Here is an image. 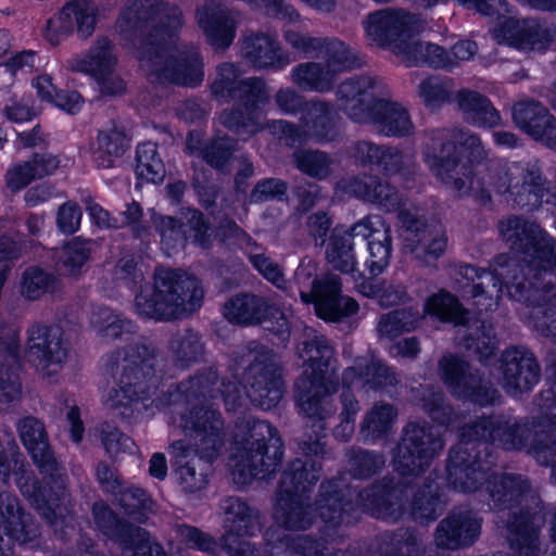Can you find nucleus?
Segmentation results:
<instances>
[{
	"label": "nucleus",
	"instance_id": "f257e3e1",
	"mask_svg": "<svg viewBox=\"0 0 556 556\" xmlns=\"http://www.w3.org/2000/svg\"><path fill=\"white\" fill-rule=\"evenodd\" d=\"M243 358V363H249L243 372L244 393L240 383L219 381L217 372L210 368L180 382L168 399H164L156 395L161 377L155 368V349L146 343L128 345L106 356L105 367L112 376V386L103 395V404L121 417H130L136 405L149 399L156 408L180 403L205 406L219 396L228 410L240 407L245 396L263 409L276 407L283 395V380L273 353L263 348L249 350Z\"/></svg>",
	"mask_w": 556,
	"mask_h": 556
},
{
	"label": "nucleus",
	"instance_id": "f03ea898",
	"mask_svg": "<svg viewBox=\"0 0 556 556\" xmlns=\"http://www.w3.org/2000/svg\"><path fill=\"white\" fill-rule=\"evenodd\" d=\"M305 437L301 443L304 459L295 458L288 465L276 491L273 517L279 528L305 531L319 516L326 531L334 530L354 521L352 513L355 507L389 521L401 518L405 508L404 489L389 478L361 492L343 489L336 481L324 482L315 505H312L307 494L320 478L326 450L323 437H313L307 432Z\"/></svg>",
	"mask_w": 556,
	"mask_h": 556
},
{
	"label": "nucleus",
	"instance_id": "7ed1b4c3",
	"mask_svg": "<svg viewBox=\"0 0 556 556\" xmlns=\"http://www.w3.org/2000/svg\"><path fill=\"white\" fill-rule=\"evenodd\" d=\"M421 155L431 174L457 197L488 203L492 193L508 194L519 206H533L548 191L536 160L491 161L481 138L464 128H438L425 134Z\"/></svg>",
	"mask_w": 556,
	"mask_h": 556
},
{
	"label": "nucleus",
	"instance_id": "20e7f679",
	"mask_svg": "<svg viewBox=\"0 0 556 556\" xmlns=\"http://www.w3.org/2000/svg\"><path fill=\"white\" fill-rule=\"evenodd\" d=\"M181 11L165 0H129L116 29L151 81L197 87L204 79L200 49L179 42Z\"/></svg>",
	"mask_w": 556,
	"mask_h": 556
},
{
	"label": "nucleus",
	"instance_id": "39448f33",
	"mask_svg": "<svg viewBox=\"0 0 556 556\" xmlns=\"http://www.w3.org/2000/svg\"><path fill=\"white\" fill-rule=\"evenodd\" d=\"M178 426L188 442L177 440L169 447L178 484L186 493L203 490L208 483V465L225 444V421L213 407L195 406L181 412Z\"/></svg>",
	"mask_w": 556,
	"mask_h": 556
},
{
	"label": "nucleus",
	"instance_id": "423d86ee",
	"mask_svg": "<svg viewBox=\"0 0 556 556\" xmlns=\"http://www.w3.org/2000/svg\"><path fill=\"white\" fill-rule=\"evenodd\" d=\"M304 369L294 383V401L299 413L311 422L314 437L325 438L327 420L336 413L332 395L338 392L334 377V350L330 341L314 329L305 331L298 344Z\"/></svg>",
	"mask_w": 556,
	"mask_h": 556
},
{
	"label": "nucleus",
	"instance_id": "0eeeda50",
	"mask_svg": "<svg viewBox=\"0 0 556 556\" xmlns=\"http://www.w3.org/2000/svg\"><path fill=\"white\" fill-rule=\"evenodd\" d=\"M211 92L222 103L239 102V106L225 110L219 122L242 140L266 128L261 106L269 102L270 92L263 78L243 77L237 64L224 62L216 67Z\"/></svg>",
	"mask_w": 556,
	"mask_h": 556
},
{
	"label": "nucleus",
	"instance_id": "6e6552de",
	"mask_svg": "<svg viewBox=\"0 0 556 556\" xmlns=\"http://www.w3.org/2000/svg\"><path fill=\"white\" fill-rule=\"evenodd\" d=\"M282 456V440L268 421L252 416L237 421L229 467L238 486L269 477L276 471Z\"/></svg>",
	"mask_w": 556,
	"mask_h": 556
},
{
	"label": "nucleus",
	"instance_id": "1a4fd4ad",
	"mask_svg": "<svg viewBox=\"0 0 556 556\" xmlns=\"http://www.w3.org/2000/svg\"><path fill=\"white\" fill-rule=\"evenodd\" d=\"M362 237L367 241L369 257L367 268L378 276L389 266L392 253L391 228L380 216H368L352 227L334 228L326 248V258L337 270L350 275L354 281L362 277L357 268L353 238Z\"/></svg>",
	"mask_w": 556,
	"mask_h": 556
},
{
	"label": "nucleus",
	"instance_id": "9d476101",
	"mask_svg": "<svg viewBox=\"0 0 556 556\" xmlns=\"http://www.w3.org/2000/svg\"><path fill=\"white\" fill-rule=\"evenodd\" d=\"M21 441L29 453L34 464L43 476L46 498L52 500V508L55 511L54 521L58 529L54 532L64 539L70 532H74L71 515V500L66 492V473L59 465L48 442V435L43 424L35 417H25L17 424Z\"/></svg>",
	"mask_w": 556,
	"mask_h": 556
},
{
	"label": "nucleus",
	"instance_id": "9b49d317",
	"mask_svg": "<svg viewBox=\"0 0 556 556\" xmlns=\"http://www.w3.org/2000/svg\"><path fill=\"white\" fill-rule=\"evenodd\" d=\"M204 292L198 279L173 269H157L153 287L141 288L135 307L139 316L168 321L201 306Z\"/></svg>",
	"mask_w": 556,
	"mask_h": 556
},
{
	"label": "nucleus",
	"instance_id": "f8f14e48",
	"mask_svg": "<svg viewBox=\"0 0 556 556\" xmlns=\"http://www.w3.org/2000/svg\"><path fill=\"white\" fill-rule=\"evenodd\" d=\"M362 26L369 46L389 49L408 66L419 65L426 42L416 39L426 28L420 15L402 9H381L369 13Z\"/></svg>",
	"mask_w": 556,
	"mask_h": 556
},
{
	"label": "nucleus",
	"instance_id": "ddd939ff",
	"mask_svg": "<svg viewBox=\"0 0 556 556\" xmlns=\"http://www.w3.org/2000/svg\"><path fill=\"white\" fill-rule=\"evenodd\" d=\"M317 266L311 258H304L298 266L293 283L303 303H314L316 315L327 321H339L358 311V303L341 294L339 276L330 274L318 280Z\"/></svg>",
	"mask_w": 556,
	"mask_h": 556
},
{
	"label": "nucleus",
	"instance_id": "4468645a",
	"mask_svg": "<svg viewBox=\"0 0 556 556\" xmlns=\"http://www.w3.org/2000/svg\"><path fill=\"white\" fill-rule=\"evenodd\" d=\"M444 445L441 433L432 426L410 421L404 426L392 455L393 468L402 477H418L426 472Z\"/></svg>",
	"mask_w": 556,
	"mask_h": 556
},
{
	"label": "nucleus",
	"instance_id": "2eb2a0df",
	"mask_svg": "<svg viewBox=\"0 0 556 556\" xmlns=\"http://www.w3.org/2000/svg\"><path fill=\"white\" fill-rule=\"evenodd\" d=\"M220 509L224 514V532L219 541L226 554L265 556L249 541L262 531L263 518L260 509L237 496L226 497L220 504Z\"/></svg>",
	"mask_w": 556,
	"mask_h": 556
},
{
	"label": "nucleus",
	"instance_id": "dca6fc26",
	"mask_svg": "<svg viewBox=\"0 0 556 556\" xmlns=\"http://www.w3.org/2000/svg\"><path fill=\"white\" fill-rule=\"evenodd\" d=\"M333 106L326 101H312L298 126L283 119L267 122L266 128L288 146L306 141L327 142L336 137Z\"/></svg>",
	"mask_w": 556,
	"mask_h": 556
},
{
	"label": "nucleus",
	"instance_id": "f3484780",
	"mask_svg": "<svg viewBox=\"0 0 556 556\" xmlns=\"http://www.w3.org/2000/svg\"><path fill=\"white\" fill-rule=\"evenodd\" d=\"M223 315L228 321L243 326L269 323L267 329L281 339H288L290 336L289 317L265 296L238 293L225 302Z\"/></svg>",
	"mask_w": 556,
	"mask_h": 556
},
{
	"label": "nucleus",
	"instance_id": "a211bd4d",
	"mask_svg": "<svg viewBox=\"0 0 556 556\" xmlns=\"http://www.w3.org/2000/svg\"><path fill=\"white\" fill-rule=\"evenodd\" d=\"M98 22L99 7L96 0H68L46 21L41 35L52 46H59L73 34L86 40L94 33Z\"/></svg>",
	"mask_w": 556,
	"mask_h": 556
},
{
	"label": "nucleus",
	"instance_id": "6ab92c4d",
	"mask_svg": "<svg viewBox=\"0 0 556 556\" xmlns=\"http://www.w3.org/2000/svg\"><path fill=\"white\" fill-rule=\"evenodd\" d=\"M92 515L99 530L119 544L122 556H167L146 530L119 520L105 503L96 502Z\"/></svg>",
	"mask_w": 556,
	"mask_h": 556
},
{
	"label": "nucleus",
	"instance_id": "aec40b11",
	"mask_svg": "<svg viewBox=\"0 0 556 556\" xmlns=\"http://www.w3.org/2000/svg\"><path fill=\"white\" fill-rule=\"evenodd\" d=\"M399 220L403 228L404 247L414 260L422 266H434L447 245V238L442 226L427 224L406 210L399 211Z\"/></svg>",
	"mask_w": 556,
	"mask_h": 556
},
{
	"label": "nucleus",
	"instance_id": "412c9836",
	"mask_svg": "<svg viewBox=\"0 0 556 556\" xmlns=\"http://www.w3.org/2000/svg\"><path fill=\"white\" fill-rule=\"evenodd\" d=\"M439 371L447 389L458 399L489 405L497 396V391L482 379L478 370L453 354H446L439 361Z\"/></svg>",
	"mask_w": 556,
	"mask_h": 556
},
{
	"label": "nucleus",
	"instance_id": "4be33fe9",
	"mask_svg": "<svg viewBox=\"0 0 556 556\" xmlns=\"http://www.w3.org/2000/svg\"><path fill=\"white\" fill-rule=\"evenodd\" d=\"M382 96H388V86L382 79L367 74L344 79L336 91L339 109L361 124L370 118L375 102Z\"/></svg>",
	"mask_w": 556,
	"mask_h": 556
},
{
	"label": "nucleus",
	"instance_id": "5701e85b",
	"mask_svg": "<svg viewBox=\"0 0 556 556\" xmlns=\"http://www.w3.org/2000/svg\"><path fill=\"white\" fill-rule=\"evenodd\" d=\"M238 16L220 0H205L197 8L194 18L205 41L214 50L224 51L237 36Z\"/></svg>",
	"mask_w": 556,
	"mask_h": 556
},
{
	"label": "nucleus",
	"instance_id": "b1692460",
	"mask_svg": "<svg viewBox=\"0 0 556 556\" xmlns=\"http://www.w3.org/2000/svg\"><path fill=\"white\" fill-rule=\"evenodd\" d=\"M155 226L162 243L168 250L182 247L187 240H192L202 248H207L210 244V226L204 215L198 210H182L177 218L160 216L155 218Z\"/></svg>",
	"mask_w": 556,
	"mask_h": 556
},
{
	"label": "nucleus",
	"instance_id": "393cba45",
	"mask_svg": "<svg viewBox=\"0 0 556 556\" xmlns=\"http://www.w3.org/2000/svg\"><path fill=\"white\" fill-rule=\"evenodd\" d=\"M27 346L47 375L58 371L70 357V343L60 327L35 324L28 329Z\"/></svg>",
	"mask_w": 556,
	"mask_h": 556
},
{
	"label": "nucleus",
	"instance_id": "a878e982",
	"mask_svg": "<svg viewBox=\"0 0 556 556\" xmlns=\"http://www.w3.org/2000/svg\"><path fill=\"white\" fill-rule=\"evenodd\" d=\"M20 332L21 328L14 320L0 317V353L12 362L7 366L0 365V410L17 400L22 392L16 369L13 368L21 348Z\"/></svg>",
	"mask_w": 556,
	"mask_h": 556
},
{
	"label": "nucleus",
	"instance_id": "bb28decb",
	"mask_svg": "<svg viewBox=\"0 0 556 556\" xmlns=\"http://www.w3.org/2000/svg\"><path fill=\"white\" fill-rule=\"evenodd\" d=\"M502 371L503 388L513 396L530 391L541 376V369L533 353L525 348H513L503 353Z\"/></svg>",
	"mask_w": 556,
	"mask_h": 556
},
{
	"label": "nucleus",
	"instance_id": "cd10ccee",
	"mask_svg": "<svg viewBox=\"0 0 556 556\" xmlns=\"http://www.w3.org/2000/svg\"><path fill=\"white\" fill-rule=\"evenodd\" d=\"M554 29L536 20L506 18L493 29V37L520 50H541L553 40Z\"/></svg>",
	"mask_w": 556,
	"mask_h": 556
},
{
	"label": "nucleus",
	"instance_id": "c85d7f7f",
	"mask_svg": "<svg viewBox=\"0 0 556 556\" xmlns=\"http://www.w3.org/2000/svg\"><path fill=\"white\" fill-rule=\"evenodd\" d=\"M481 532V520L472 510L458 509L442 519L435 530L439 547L456 549L475 543Z\"/></svg>",
	"mask_w": 556,
	"mask_h": 556
},
{
	"label": "nucleus",
	"instance_id": "c756f323",
	"mask_svg": "<svg viewBox=\"0 0 556 556\" xmlns=\"http://www.w3.org/2000/svg\"><path fill=\"white\" fill-rule=\"evenodd\" d=\"M241 56L255 70L281 71L291 60L279 41L266 33H252L241 42Z\"/></svg>",
	"mask_w": 556,
	"mask_h": 556
},
{
	"label": "nucleus",
	"instance_id": "7c9ffc66",
	"mask_svg": "<svg viewBox=\"0 0 556 556\" xmlns=\"http://www.w3.org/2000/svg\"><path fill=\"white\" fill-rule=\"evenodd\" d=\"M353 156L363 165L378 167L387 176L402 174L414 164L413 155L404 153L399 147L366 140L355 143Z\"/></svg>",
	"mask_w": 556,
	"mask_h": 556
},
{
	"label": "nucleus",
	"instance_id": "2f4dec72",
	"mask_svg": "<svg viewBox=\"0 0 556 556\" xmlns=\"http://www.w3.org/2000/svg\"><path fill=\"white\" fill-rule=\"evenodd\" d=\"M264 549L268 556H332L333 551L312 535L292 536L275 527L264 533Z\"/></svg>",
	"mask_w": 556,
	"mask_h": 556
},
{
	"label": "nucleus",
	"instance_id": "473e14b6",
	"mask_svg": "<svg viewBox=\"0 0 556 556\" xmlns=\"http://www.w3.org/2000/svg\"><path fill=\"white\" fill-rule=\"evenodd\" d=\"M370 118L363 124L372 125L379 134L387 137H408L415 132V126L408 110L396 101L382 96L374 104Z\"/></svg>",
	"mask_w": 556,
	"mask_h": 556
},
{
	"label": "nucleus",
	"instance_id": "72a5a7b5",
	"mask_svg": "<svg viewBox=\"0 0 556 556\" xmlns=\"http://www.w3.org/2000/svg\"><path fill=\"white\" fill-rule=\"evenodd\" d=\"M68 67L92 77L108 74L117 65V55L113 42L108 37H98L86 53L72 56Z\"/></svg>",
	"mask_w": 556,
	"mask_h": 556
},
{
	"label": "nucleus",
	"instance_id": "f704fd0d",
	"mask_svg": "<svg viewBox=\"0 0 556 556\" xmlns=\"http://www.w3.org/2000/svg\"><path fill=\"white\" fill-rule=\"evenodd\" d=\"M456 102L466 123L478 128H494L501 125L502 117L489 98L471 90L460 89Z\"/></svg>",
	"mask_w": 556,
	"mask_h": 556
},
{
	"label": "nucleus",
	"instance_id": "c9c22d12",
	"mask_svg": "<svg viewBox=\"0 0 556 556\" xmlns=\"http://www.w3.org/2000/svg\"><path fill=\"white\" fill-rule=\"evenodd\" d=\"M345 188L348 192L374 203L387 212L400 210L403 204L401 193L388 181H382L378 177L352 178Z\"/></svg>",
	"mask_w": 556,
	"mask_h": 556
},
{
	"label": "nucleus",
	"instance_id": "e433bc0d",
	"mask_svg": "<svg viewBox=\"0 0 556 556\" xmlns=\"http://www.w3.org/2000/svg\"><path fill=\"white\" fill-rule=\"evenodd\" d=\"M316 53L323 60L321 65L334 80L341 73L362 65L358 52L337 37H323Z\"/></svg>",
	"mask_w": 556,
	"mask_h": 556
},
{
	"label": "nucleus",
	"instance_id": "4c0bfd02",
	"mask_svg": "<svg viewBox=\"0 0 556 556\" xmlns=\"http://www.w3.org/2000/svg\"><path fill=\"white\" fill-rule=\"evenodd\" d=\"M399 417L397 408L387 402H376L364 414L359 434L365 443H375L392 434Z\"/></svg>",
	"mask_w": 556,
	"mask_h": 556
},
{
	"label": "nucleus",
	"instance_id": "58836bf2",
	"mask_svg": "<svg viewBox=\"0 0 556 556\" xmlns=\"http://www.w3.org/2000/svg\"><path fill=\"white\" fill-rule=\"evenodd\" d=\"M419 65L452 71L459 62L469 61L477 53V45L471 40H459L447 52L444 48L426 41L421 47Z\"/></svg>",
	"mask_w": 556,
	"mask_h": 556
},
{
	"label": "nucleus",
	"instance_id": "ea45409f",
	"mask_svg": "<svg viewBox=\"0 0 556 556\" xmlns=\"http://www.w3.org/2000/svg\"><path fill=\"white\" fill-rule=\"evenodd\" d=\"M89 323L96 336L104 341L123 339L137 331V326L132 320L106 306L94 307Z\"/></svg>",
	"mask_w": 556,
	"mask_h": 556
},
{
	"label": "nucleus",
	"instance_id": "a19ab883",
	"mask_svg": "<svg viewBox=\"0 0 556 556\" xmlns=\"http://www.w3.org/2000/svg\"><path fill=\"white\" fill-rule=\"evenodd\" d=\"M129 149V139L122 126H112L99 131L93 160L99 167L110 168Z\"/></svg>",
	"mask_w": 556,
	"mask_h": 556
},
{
	"label": "nucleus",
	"instance_id": "79ce46f5",
	"mask_svg": "<svg viewBox=\"0 0 556 556\" xmlns=\"http://www.w3.org/2000/svg\"><path fill=\"white\" fill-rule=\"evenodd\" d=\"M290 80L303 91L329 92L336 80L320 62L308 61L300 63L290 71Z\"/></svg>",
	"mask_w": 556,
	"mask_h": 556
},
{
	"label": "nucleus",
	"instance_id": "37998d69",
	"mask_svg": "<svg viewBox=\"0 0 556 556\" xmlns=\"http://www.w3.org/2000/svg\"><path fill=\"white\" fill-rule=\"evenodd\" d=\"M168 350L175 362L181 367H188L199 362L204 354L202 339L192 329L176 331L168 341Z\"/></svg>",
	"mask_w": 556,
	"mask_h": 556
},
{
	"label": "nucleus",
	"instance_id": "c03bdc74",
	"mask_svg": "<svg viewBox=\"0 0 556 556\" xmlns=\"http://www.w3.org/2000/svg\"><path fill=\"white\" fill-rule=\"evenodd\" d=\"M424 311L442 321H451L463 326L467 323L468 312L462 306L456 296L445 290H440L429 296Z\"/></svg>",
	"mask_w": 556,
	"mask_h": 556
},
{
	"label": "nucleus",
	"instance_id": "a18cd8bd",
	"mask_svg": "<svg viewBox=\"0 0 556 556\" xmlns=\"http://www.w3.org/2000/svg\"><path fill=\"white\" fill-rule=\"evenodd\" d=\"M513 118L517 127L532 138H542L540 127L552 121L548 110L536 101H522L514 105Z\"/></svg>",
	"mask_w": 556,
	"mask_h": 556
},
{
	"label": "nucleus",
	"instance_id": "49530a36",
	"mask_svg": "<svg viewBox=\"0 0 556 556\" xmlns=\"http://www.w3.org/2000/svg\"><path fill=\"white\" fill-rule=\"evenodd\" d=\"M60 281L51 273L39 267L27 268L21 279V294L30 301L39 300L46 293H54L59 290Z\"/></svg>",
	"mask_w": 556,
	"mask_h": 556
},
{
	"label": "nucleus",
	"instance_id": "de8ad7c7",
	"mask_svg": "<svg viewBox=\"0 0 556 556\" xmlns=\"http://www.w3.org/2000/svg\"><path fill=\"white\" fill-rule=\"evenodd\" d=\"M349 472L356 479H368L386 466L382 453L361 447H351L345 453Z\"/></svg>",
	"mask_w": 556,
	"mask_h": 556
},
{
	"label": "nucleus",
	"instance_id": "09e8293b",
	"mask_svg": "<svg viewBox=\"0 0 556 556\" xmlns=\"http://www.w3.org/2000/svg\"><path fill=\"white\" fill-rule=\"evenodd\" d=\"M92 242L75 238L58 253L60 270L67 276H77L90 258Z\"/></svg>",
	"mask_w": 556,
	"mask_h": 556
},
{
	"label": "nucleus",
	"instance_id": "8fccbe9b",
	"mask_svg": "<svg viewBox=\"0 0 556 556\" xmlns=\"http://www.w3.org/2000/svg\"><path fill=\"white\" fill-rule=\"evenodd\" d=\"M136 173L148 182H161L165 177V166L153 142H143L137 147Z\"/></svg>",
	"mask_w": 556,
	"mask_h": 556
},
{
	"label": "nucleus",
	"instance_id": "3c124183",
	"mask_svg": "<svg viewBox=\"0 0 556 556\" xmlns=\"http://www.w3.org/2000/svg\"><path fill=\"white\" fill-rule=\"evenodd\" d=\"M293 160L300 172L317 180H324L332 173L333 160L326 152L296 150Z\"/></svg>",
	"mask_w": 556,
	"mask_h": 556
},
{
	"label": "nucleus",
	"instance_id": "603ef678",
	"mask_svg": "<svg viewBox=\"0 0 556 556\" xmlns=\"http://www.w3.org/2000/svg\"><path fill=\"white\" fill-rule=\"evenodd\" d=\"M443 506L438 493V486L434 483L426 485V489L419 490L412 503V516L414 520L420 523L433 521L442 513Z\"/></svg>",
	"mask_w": 556,
	"mask_h": 556
},
{
	"label": "nucleus",
	"instance_id": "864d4df0",
	"mask_svg": "<svg viewBox=\"0 0 556 556\" xmlns=\"http://www.w3.org/2000/svg\"><path fill=\"white\" fill-rule=\"evenodd\" d=\"M463 332V340L459 342L468 351H472L479 356V358L486 359L494 354L496 349V340L494 329L491 325H486L484 321L475 329V332L469 331V328L459 330Z\"/></svg>",
	"mask_w": 556,
	"mask_h": 556
},
{
	"label": "nucleus",
	"instance_id": "5fc2aeb1",
	"mask_svg": "<svg viewBox=\"0 0 556 556\" xmlns=\"http://www.w3.org/2000/svg\"><path fill=\"white\" fill-rule=\"evenodd\" d=\"M419 319V313L416 309H396L381 317L378 331L381 336L394 338L403 332L415 330Z\"/></svg>",
	"mask_w": 556,
	"mask_h": 556
},
{
	"label": "nucleus",
	"instance_id": "6e6d98bb",
	"mask_svg": "<svg viewBox=\"0 0 556 556\" xmlns=\"http://www.w3.org/2000/svg\"><path fill=\"white\" fill-rule=\"evenodd\" d=\"M177 539L188 548L197 549L202 553L217 556L222 548L220 543L210 533L189 525H178L176 527Z\"/></svg>",
	"mask_w": 556,
	"mask_h": 556
},
{
	"label": "nucleus",
	"instance_id": "4d7b16f0",
	"mask_svg": "<svg viewBox=\"0 0 556 556\" xmlns=\"http://www.w3.org/2000/svg\"><path fill=\"white\" fill-rule=\"evenodd\" d=\"M418 96L426 108L437 110L451 98V85L445 78L430 76L418 85Z\"/></svg>",
	"mask_w": 556,
	"mask_h": 556
},
{
	"label": "nucleus",
	"instance_id": "13d9d810",
	"mask_svg": "<svg viewBox=\"0 0 556 556\" xmlns=\"http://www.w3.org/2000/svg\"><path fill=\"white\" fill-rule=\"evenodd\" d=\"M237 141L228 136H216L202 151V159L212 167L224 169L236 150Z\"/></svg>",
	"mask_w": 556,
	"mask_h": 556
},
{
	"label": "nucleus",
	"instance_id": "bf43d9fd",
	"mask_svg": "<svg viewBox=\"0 0 556 556\" xmlns=\"http://www.w3.org/2000/svg\"><path fill=\"white\" fill-rule=\"evenodd\" d=\"M300 20L301 16L299 17V20L291 23L283 21V40L291 49L304 55L316 53L323 37H313L308 33L301 31L291 26L292 24L299 22ZM280 21L282 22V20Z\"/></svg>",
	"mask_w": 556,
	"mask_h": 556
},
{
	"label": "nucleus",
	"instance_id": "052dcab7",
	"mask_svg": "<svg viewBox=\"0 0 556 556\" xmlns=\"http://www.w3.org/2000/svg\"><path fill=\"white\" fill-rule=\"evenodd\" d=\"M397 382L395 374L376 358H367V370L364 376V386L374 390H388Z\"/></svg>",
	"mask_w": 556,
	"mask_h": 556
},
{
	"label": "nucleus",
	"instance_id": "680f3d73",
	"mask_svg": "<svg viewBox=\"0 0 556 556\" xmlns=\"http://www.w3.org/2000/svg\"><path fill=\"white\" fill-rule=\"evenodd\" d=\"M112 274L117 282L128 289H132L143 280V273L138 268V263L132 254L123 255L114 265Z\"/></svg>",
	"mask_w": 556,
	"mask_h": 556
},
{
	"label": "nucleus",
	"instance_id": "e2e57ef3",
	"mask_svg": "<svg viewBox=\"0 0 556 556\" xmlns=\"http://www.w3.org/2000/svg\"><path fill=\"white\" fill-rule=\"evenodd\" d=\"M250 262L253 267L269 282L279 289L286 288L285 276L277 263L266 256L264 253L250 252Z\"/></svg>",
	"mask_w": 556,
	"mask_h": 556
},
{
	"label": "nucleus",
	"instance_id": "0e129e2a",
	"mask_svg": "<svg viewBox=\"0 0 556 556\" xmlns=\"http://www.w3.org/2000/svg\"><path fill=\"white\" fill-rule=\"evenodd\" d=\"M113 495L116 503L130 516L134 515L136 510L143 507L148 500L144 490L134 485H125L124 482L121 484V489H117V493Z\"/></svg>",
	"mask_w": 556,
	"mask_h": 556
},
{
	"label": "nucleus",
	"instance_id": "69168bd1",
	"mask_svg": "<svg viewBox=\"0 0 556 556\" xmlns=\"http://www.w3.org/2000/svg\"><path fill=\"white\" fill-rule=\"evenodd\" d=\"M102 443L110 455H117L121 452L131 451L134 442L122 433L116 427L105 424L101 429Z\"/></svg>",
	"mask_w": 556,
	"mask_h": 556
},
{
	"label": "nucleus",
	"instance_id": "338daca9",
	"mask_svg": "<svg viewBox=\"0 0 556 556\" xmlns=\"http://www.w3.org/2000/svg\"><path fill=\"white\" fill-rule=\"evenodd\" d=\"M287 192V184L278 178H267L256 184L251 193L254 202L280 199Z\"/></svg>",
	"mask_w": 556,
	"mask_h": 556
},
{
	"label": "nucleus",
	"instance_id": "774afa93",
	"mask_svg": "<svg viewBox=\"0 0 556 556\" xmlns=\"http://www.w3.org/2000/svg\"><path fill=\"white\" fill-rule=\"evenodd\" d=\"M81 220L80 208L72 202H67L60 206L56 224L59 229L64 233H73L78 230Z\"/></svg>",
	"mask_w": 556,
	"mask_h": 556
}]
</instances>
